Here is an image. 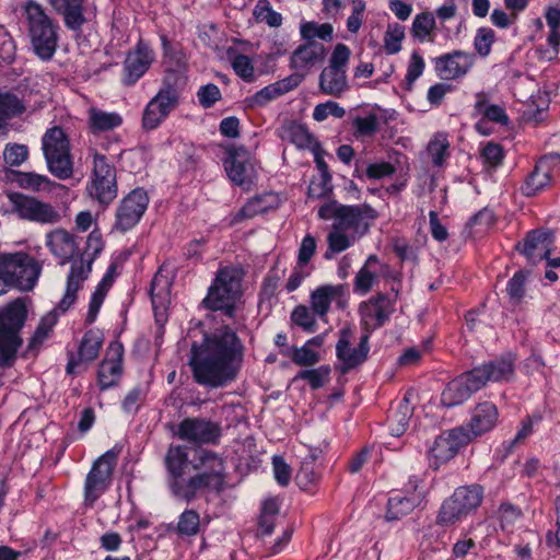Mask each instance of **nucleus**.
Wrapping results in <instances>:
<instances>
[{"mask_svg":"<svg viewBox=\"0 0 560 560\" xmlns=\"http://www.w3.org/2000/svg\"><path fill=\"white\" fill-rule=\"evenodd\" d=\"M244 361V345L229 326L194 342L189 366L196 383L210 388L224 387L236 377Z\"/></svg>","mask_w":560,"mask_h":560,"instance_id":"obj_1","label":"nucleus"},{"mask_svg":"<svg viewBox=\"0 0 560 560\" xmlns=\"http://www.w3.org/2000/svg\"><path fill=\"white\" fill-rule=\"evenodd\" d=\"M27 34L35 55L42 60H50L59 42V24L50 18L37 2L30 0L23 5Z\"/></svg>","mask_w":560,"mask_h":560,"instance_id":"obj_2","label":"nucleus"},{"mask_svg":"<svg viewBox=\"0 0 560 560\" xmlns=\"http://www.w3.org/2000/svg\"><path fill=\"white\" fill-rule=\"evenodd\" d=\"M27 311L18 299L0 311V368L12 366L22 346L20 330L25 324Z\"/></svg>","mask_w":560,"mask_h":560,"instance_id":"obj_3","label":"nucleus"},{"mask_svg":"<svg viewBox=\"0 0 560 560\" xmlns=\"http://www.w3.org/2000/svg\"><path fill=\"white\" fill-rule=\"evenodd\" d=\"M318 217L323 220H334L332 229L362 236L376 218V211L369 205L346 206L331 200L318 209Z\"/></svg>","mask_w":560,"mask_h":560,"instance_id":"obj_4","label":"nucleus"},{"mask_svg":"<svg viewBox=\"0 0 560 560\" xmlns=\"http://www.w3.org/2000/svg\"><path fill=\"white\" fill-rule=\"evenodd\" d=\"M242 294V272L236 268L221 269L209 288L202 304L211 311H222L229 317L234 316L235 302Z\"/></svg>","mask_w":560,"mask_h":560,"instance_id":"obj_5","label":"nucleus"},{"mask_svg":"<svg viewBox=\"0 0 560 560\" xmlns=\"http://www.w3.org/2000/svg\"><path fill=\"white\" fill-rule=\"evenodd\" d=\"M42 149L47 168L58 179L65 180L73 174L70 142L59 126L48 128L42 138Z\"/></svg>","mask_w":560,"mask_h":560,"instance_id":"obj_6","label":"nucleus"},{"mask_svg":"<svg viewBox=\"0 0 560 560\" xmlns=\"http://www.w3.org/2000/svg\"><path fill=\"white\" fill-rule=\"evenodd\" d=\"M42 267L26 253L0 254V279L22 291L34 288Z\"/></svg>","mask_w":560,"mask_h":560,"instance_id":"obj_7","label":"nucleus"},{"mask_svg":"<svg viewBox=\"0 0 560 560\" xmlns=\"http://www.w3.org/2000/svg\"><path fill=\"white\" fill-rule=\"evenodd\" d=\"M483 488L470 485L457 488L451 498L444 501L438 515L440 525H451L475 511L482 502Z\"/></svg>","mask_w":560,"mask_h":560,"instance_id":"obj_8","label":"nucleus"},{"mask_svg":"<svg viewBox=\"0 0 560 560\" xmlns=\"http://www.w3.org/2000/svg\"><path fill=\"white\" fill-rule=\"evenodd\" d=\"M8 197L12 211L23 220L40 224H56L61 220L60 212L48 202L21 192H11Z\"/></svg>","mask_w":560,"mask_h":560,"instance_id":"obj_9","label":"nucleus"},{"mask_svg":"<svg viewBox=\"0 0 560 560\" xmlns=\"http://www.w3.org/2000/svg\"><path fill=\"white\" fill-rule=\"evenodd\" d=\"M179 102V94L175 86L165 79L163 88L160 89L158 94L147 104L143 116L142 127L145 130L156 129L168 115L177 107Z\"/></svg>","mask_w":560,"mask_h":560,"instance_id":"obj_10","label":"nucleus"},{"mask_svg":"<svg viewBox=\"0 0 560 560\" xmlns=\"http://www.w3.org/2000/svg\"><path fill=\"white\" fill-rule=\"evenodd\" d=\"M93 166L89 192L100 203L108 205L117 197L116 170L105 155L97 152L93 155Z\"/></svg>","mask_w":560,"mask_h":560,"instance_id":"obj_11","label":"nucleus"},{"mask_svg":"<svg viewBox=\"0 0 560 560\" xmlns=\"http://www.w3.org/2000/svg\"><path fill=\"white\" fill-rule=\"evenodd\" d=\"M118 452L109 450L93 464L85 479V501L92 505L107 489L116 465Z\"/></svg>","mask_w":560,"mask_h":560,"instance_id":"obj_12","label":"nucleus"},{"mask_svg":"<svg viewBox=\"0 0 560 560\" xmlns=\"http://www.w3.org/2000/svg\"><path fill=\"white\" fill-rule=\"evenodd\" d=\"M370 334L365 331L359 339L357 347H352L355 334L352 328L345 326L339 331V339L336 345V355L341 361V373H347L362 364L369 354Z\"/></svg>","mask_w":560,"mask_h":560,"instance_id":"obj_13","label":"nucleus"},{"mask_svg":"<svg viewBox=\"0 0 560 560\" xmlns=\"http://www.w3.org/2000/svg\"><path fill=\"white\" fill-rule=\"evenodd\" d=\"M86 246L88 248L93 249V256L97 255L102 250L101 237L92 232L86 240ZM93 258L94 257H91L86 261V265H84L83 259L72 262L68 275L66 293L59 303V308L62 312L68 311L75 302L77 292L80 290L82 283L91 272Z\"/></svg>","mask_w":560,"mask_h":560,"instance_id":"obj_14","label":"nucleus"},{"mask_svg":"<svg viewBox=\"0 0 560 560\" xmlns=\"http://www.w3.org/2000/svg\"><path fill=\"white\" fill-rule=\"evenodd\" d=\"M149 205V196L143 188H135L119 202L113 229L125 233L135 228Z\"/></svg>","mask_w":560,"mask_h":560,"instance_id":"obj_15","label":"nucleus"},{"mask_svg":"<svg viewBox=\"0 0 560 560\" xmlns=\"http://www.w3.org/2000/svg\"><path fill=\"white\" fill-rule=\"evenodd\" d=\"M221 434L220 423L205 418H186L177 430L179 439L197 444H217Z\"/></svg>","mask_w":560,"mask_h":560,"instance_id":"obj_16","label":"nucleus"},{"mask_svg":"<svg viewBox=\"0 0 560 560\" xmlns=\"http://www.w3.org/2000/svg\"><path fill=\"white\" fill-rule=\"evenodd\" d=\"M362 324L366 331L382 327L395 311V299L385 293H377L360 305Z\"/></svg>","mask_w":560,"mask_h":560,"instance_id":"obj_17","label":"nucleus"},{"mask_svg":"<svg viewBox=\"0 0 560 560\" xmlns=\"http://www.w3.org/2000/svg\"><path fill=\"white\" fill-rule=\"evenodd\" d=\"M224 167L229 178L237 186L249 187L254 178V166L249 152L243 148L230 147Z\"/></svg>","mask_w":560,"mask_h":560,"instance_id":"obj_18","label":"nucleus"},{"mask_svg":"<svg viewBox=\"0 0 560 560\" xmlns=\"http://www.w3.org/2000/svg\"><path fill=\"white\" fill-rule=\"evenodd\" d=\"M469 443L468 435L462 428H455L438 436L429 451L430 457L434 459V468L455 457L458 451Z\"/></svg>","mask_w":560,"mask_h":560,"instance_id":"obj_19","label":"nucleus"},{"mask_svg":"<svg viewBox=\"0 0 560 560\" xmlns=\"http://www.w3.org/2000/svg\"><path fill=\"white\" fill-rule=\"evenodd\" d=\"M435 71L445 80L464 77L475 63V55L463 50H454L434 60Z\"/></svg>","mask_w":560,"mask_h":560,"instance_id":"obj_20","label":"nucleus"},{"mask_svg":"<svg viewBox=\"0 0 560 560\" xmlns=\"http://www.w3.org/2000/svg\"><path fill=\"white\" fill-rule=\"evenodd\" d=\"M480 388V383L471 370L447 384L446 388L442 392L441 401L445 407H455L466 401Z\"/></svg>","mask_w":560,"mask_h":560,"instance_id":"obj_21","label":"nucleus"},{"mask_svg":"<svg viewBox=\"0 0 560 560\" xmlns=\"http://www.w3.org/2000/svg\"><path fill=\"white\" fill-rule=\"evenodd\" d=\"M499 419L497 406L491 401L479 402L472 410L466 427H460L468 435L469 442L491 431Z\"/></svg>","mask_w":560,"mask_h":560,"instance_id":"obj_22","label":"nucleus"},{"mask_svg":"<svg viewBox=\"0 0 560 560\" xmlns=\"http://www.w3.org/2000/svg\"><path fill=\"white\" fill-rule=\"evenodd\" d=\"M553 242L555 235L551 230H533L527 233L522 247L521 244H517L516 249L525 255L529 261L536 264L548 259Z\"/></svg>","mask_w":560,"mask_h":560,"instance_id":"obj_23","label":"nucleus"},{"mask_svg":"<svg viewBox=\"0 0 560 560\" xmlns=\"http://www.w3.org/2000/svg\"><path fill=\"white\" fill-rule=\"evenodd\" d=\"M560 163V154L550 153L539 159L533 172L527 176L522 191L527 197L536 196L551 180L552 170Z\"/></svg>","mask_w":560,"mask_h":560,"instance_id":"obj_24","label":"nucleus"},{"mask_svg":"<svg viewBox=\"0 0 560 560\" xmlns=\"http://www.w3.org/2000/svg\"><path fill=\"white\" fill-rule=\"evenodd\" d=\"M124 348L119 342H112L108 346L106 357L98 368V384L102 390L115 386L122 372Z\"/></svg>","mask_w":560,"mask_h":560,"instance_id":"obj_25","label":"nucleus"},{"mask_svg":"<svg viewBox=\"0 0 560 560\" xmlns=\"http://www.w3.org/2000/svg\"><path fill=\"white\" fill-rule=\"evenodd\" d=\"M192 468L203 474L220 488H224L226 479L225 460L218 453L205 448L197 450Z\"/></svg>","mask_w":560,"mask_h":560,"instance_id":"obj_26","label":"nucleus"},{"mask_svg":"<svg viewBox=\"0 0 560 560\" xmlns=\"http://www.w3.org/2000/svg\"><path fill=\"white\" fill-rule=\"evenodd\" d=\"M325 55L326 49L322 43L316 40L305 42L291 54L290 67L295 72L304 73L305 77L313 66L324 60Z\"/></svg>","mask_w":560,"mask_h":560,"instance_id":"obj_27","label":"nucleus"},{"mask_svg":"<svg viewBox=\"0 0 560 560\" xmlns=\"http://www.w3.org/2000/svg\"><path fill=\"white\" fill-rule=\"evenodd\" d=\"M102 345V335L93 329L88 330L79 345L78 355L75 357L73 353L69 354L66 366L67 373L74 374V370L78 365L93 362L98 357Z\"/></svg>","mask_w":560,"mask_h":560,"instance_id":"obj_28","label":"nucleus"},{"mask_svg":"<svg viewBox=\"0 0 560 560\" xmlns=\"http://www.w3.org/2000/svg\"><path fill=\"white\" fill-rule=\"evenodd\" d=\"M482 388L488 382H508L514 375V364L511 358H501L472 369Z\"/></svg>","mask_w":560,"mask_h":560,"instance_id":"obj_29","label":"nucleus"},{"mask_svg":"<svg viewBox=\"0 0 560 560\" xmlns=\"http://www.w3.org/2000/svg\"><path fill=\"white\" fill-rule=\"evenodd\" d=\"M63 21L65 26L73 32H81L86 23L83 0H47Z\"/></svg>","mask_w":560,"mask_h":560,"instance_id":"obj_30","label":"nucleus"},{"mask_svg":"<svg viewBox=\"0 0 560 560\" xmlns=\"http://www.w3.org/2000/svg\"><path fill=\"white\" fill-rule=\"evenodd\" d=\"M46 245L62 265L71 260L78 249L74 236L63 229L49 232L46 235Z\"/></svg>","mask_w":560,"mask_h":560,"instance_id":"obj_31","label":"nucleus"},{"mask_svg":"<svg viewBox=\"0 0 560 560\" xmlns=\"http://www.w3.org/2000/svg\"><path fill=\"white\" fill-rule=\"evenodd\" d=\"M202 489H212L217 492H221L223 490L199 471L189 478L184 477L183 480L174 485V489L171 492L175 498L190 502Z\"/></svg>","mask_w":560,"mask_h":560,"instance_id":"obj_32","label":"nucleus"},{"mask_svg":"<svg viewBox=\"0 0 560 560\" xmlns=\"http://www.w3.org/2000/svg\"><path fill=\"white\" fill-rule=\"evenodd\" d=\"M187 448L182 445H171L166 452L164 463L167 470V485L170 490L185 477L188 466Z\"/></svg>","mask_w":560,"mask_h":560,"instance_id":"obj_33","label":"nucleus"},{"mask_svg":"<svg viewBox=\"0 0 560 560\" xmlns=\"http://www.w3.org/2000/svg\"><path fill=\"white\" fill-rule=\"evenodd\" d=\"M153 57L147 47L138 46L133 52L128 54L125 62V84H135L149 69Z\"/></svg>","mask_w":560,"mask_h":560,"instance_id":"obj_34","label":"nucleus"},{"mask_svg":"<svg viewBox=\"0 0 560 560\" xmlns=\"http://www.w3.org/2000/svg\"><path fill=\"white\" fill-rule=\"evenodd\" d=\"M304 80V73L301 72H294L291 75L279 80L272 84H269L258 91L253 96V102L256 105L262 106L267 104L268 102L292 91L296 86H299L302 81Z\"/></svg>","mask_w":560,"mask_h":560,"instance_id":"obj_35","label":"nucleus"},{"mask_svg":"<svg viewBox=\"0 0 560 560\" xmlns=\"http://www.w3.org/2000/svg\"><path fill=\"white\" fill-rule=\"evenodd\" d=\"M318 84L324 94L339 97L349 88L346 70L326 67L319 74Z\"/></svg>","mask_w":560,"mask_h":560,"instance_id":"obj_36","label":"nucleus"},{"mask_svg":"<svg viewBox=\"0 0 560 560\" xmlns=\"http://www.w3.org/2000/svg\"><path fill=\"white\" fill-rule=\"evenodd\" d=\"M88 114L89 128L94 135L114 130L122 125V117L115 112L91 107Z\"/></svg>","mask_w":560,"mask_h":560,"instance_id":"obj_37","label":"nucleus"},{"mask_svg":"<svg viewBox=\"0 0 560 560\" xmlns=\"http://www.w3.org/2000/svg\"><path fill=\"white\" fill-rule=\"evenodd\" d=\"M280 137L282 140L293 143L299 149H317L319 143L314 136L308 132L305 126L292 121L281 127Z\"/></svg>","mask_w":560,"mask_h":560,"instance_id":"obj_38","label":"nucleus"},{"mask_svg":"<svg viewBox=\"0 0 560 560\" xmlns=\"http://www.w3.org/2000/svg\"><path fill=\"white\" fill-rule=\"evenodd\" d=\"M150 294L155 314L159 310L165 311L170 303L171 282L160 271L152 279Z\"/></svg>","mask_w":560,"mask_h":560,"instance_id":"obj_39","label":"nucleus"},{"mask_svg":"<svg viewBox=\"0 0 560 560\" xmlns=\"http://www.w3.org/2000/svg\"><path fill=\"white\" fill-rule=\"evenodd\" d=\"M340 288L335 285H323L311 294L312 311L319 317H325L329 311L331 301L339 294Z\"/></svg>","mask_w":560,"mask_h":560,"instance_id":"obj_40","label":"nucleus"},{"mask_svg":"<svg viewBox=\"0 0 560 560\" xmlns=\"http://www.w3.org/2000/svg\"><path fill=\"white\" fill-rule=\"evenodd\" d=\"M15 182L21 188L33 191L50 192L57 186V184L50 180L46 175L34 172H18Z\"/></svg>","mask_w":560,"mask_h":560,"instance_id":"obj_41","label":"nucleus"},{"mask_svg":"<svg viewBox=\"0 0 560 560\" xmlns=\"http://www.w3.org/2000/svg\"><path fill=\"white\" fill-rule=\"evenodd\" d=\"M427 154L435 167L444 165L450 156V142L445 133H436L427 145Z\"/></svg>","mask_w":560,"mask_h":560,"instance_id":"obj_42","label":"nucleus"},{"mask_svg":"<svg viewBox=\"0 0 560 560\" xmlns=\"http://www.w3.org/2000/svg\"><path fill=\"white\" fill-rule=\"evenodd\" d=\"M416 499L411 497H401L399 494L390 497L387 502V512L385 517L387 521L400 520L411 513L416 508Z\"/></svg>","mask_w":560,"mask_h":560,"instance_id":"obj_43","label":"nucleus"},{"mask_svg":"<svg viewBox=\"0 0 560 560\" xmlns=\"http://www.w3.org/2000/svg\"><path fill=\"white\" fill-rule=\"evenodd\" d=\"M412 416V408L407 396L400 401L398 409L389 418V428L393 436H400L408 428Z\"/></svg>","mask_w":560,"mask_h":560,"instance_id":"obj_44","label":"nucleus"},{"mask_svg":"<svg viewBox=\"0 0 560 560\" xmlns=\"http://www.w3.org/2000/svg\"><path fill=\"white\" fill-rule=\"evenodd\" d=\"M354 238V235H347L343 230L332 229L327 236L328 250L325 253V258L330 259L332 254L346 250L352 245Z\"/></svg>","mask_w":560,"mask_h":560,"instance_id":"obj_45","label":"nucleus"},{"mask_svg":"<svg viewBox=\"0 0 560 560\" xmlns=\"http://www.w3.org/2000/svg\"><path fill=\"white\" fill-rule=\"evenodd\" d=\"M332 26L329 23L317 24L315 22L303 23L300 27L301 36L306 40L319 38L326 42L332 39Z\"/></svg>","mask_w":560,"mask_h":560,"instance_id":"obj_46","label":"nucleus"},{"mask_svg":"<svg viewBox=\"0 0 560 560\" xmlns=\"http://www.w3.org/2000/svg\"><path fill=\"white\" fill-rule=\"evenodd\" d=\"M278 513L279 506L275 500L270 499L264 502L258 521L259 529L262 535H270L273 532Z\"/></svg>","mask_w":560,"mask_h":560,"instance_id":"obj_47","label":"nucleus"},{"mask_svg":"<svg viewBox=\"0 0 560 560\" xmlns=\"http://www.w3.org/2000/svg\"><path fill=\"white\" fill-rule=\"evenodd\" d=\"M291 320L306 332L316 330L315 313L305 305H298L291 313Z\"/></svg>","mask_w":560,"mask_h":560,"instance_id":"obj_48","label":"nucleus"},{"mask_svg":"<svg viewBox=\"0 0 560 560\" xmlns=\"http://www.w3.org/2000/svg\"><path fill=\"white\" fill-rule=\"evenodd\" d=\"M200 517L195 510H185L178 518L177 532L182 536H195L199 532Z\"/></svg>","mask_w":560,"mask_h":560,"instance_id":"obj_49","label":"nucleus"},{"mask_svg":"<svg viewBox=\"0 0 560 560\" xmlns=\"http://www.w3.org/2000/svg\"><path fill=\"white\" fill-rule=\"evenodd\" d=\"M25 106L21 100L10 93L0 94V120L24 113Z\"/></svg>","mask_w":560,"mask_h":560,"instance_id":"obj_50","label":"nucleus"},{"mask_svg":"<svg viewBox=\"0 0 560 560\" xmlns=\"http://www.w3.org/2000/svg\"><path fill=\"white\" fill-rule=\"evenodd\" d=\"M435 27V20L434 16L429 13L424 12L421 14H418L412 23L411 33L412 35L420 39L424 40L434 30Z\"/></svg>","mask_w":560,"mask_h":560,"instance_id":"obj_51","label":"nucleus"},{"mask_svg":"<svg viewBox=\"0 0 560 560\" xmlns=\"http://www.w3.org/2000/svg\"><path fill=\"white\" fill-rule=\"evenodd\" d=\"M527 273L528 272H525L523 270L517 271L508 282L506 291L510 296V300L514 304H520L525 294V282Z\"/></svg>","mask_w":560,"mask_h":560,"instance_id":"obj_52","label":"nucleus"},{"mask_svg":"<svg viewBox=\"0 0 560 560\" xmlns=\"http://www.w3.org/2000/svg\"><path fill=\"white\" fill-rule=\"evenodd\" d=\"M354 127V136L358 137H371L378 129V119L375 114H370L366 117H355L352 121Z\"/></svg>","mask_w":560,"mask_h":560,"instance_id":"obj_53","label":"nucleus"},{"mask_svg":"<svg viewBox=\"0 0 560 560\" xmlns=\"http://www.w3.org/2000/svg\"><path fill=\"white\" fill-rule=\"evenodd\" d=\"M330 368L327 365H322L318 369L300 371L296 375V378L308 381L311 387L313 389H317L324 386L325 380L328 378Z\"/></svg>","mask_w":560,"mask_h":560,"instance_id":"obj_54","label":"nucleus"},{"mask_svg":"<svg viewBox=\"0 0 560 560\" xmlns=\"http://www.w3.org/2000/svg\"><path fill=\"white\" fill-rule=\"evenodd\" d=\"M110 287V282L105 284V282H100L96 287L89 305V312L86 315V323L92 324L98 314V311L104 302V299L107 294V291Z\"/></svg>","mask_w":560,"mask_h":560,"instance_id":"obj_55","label":"nucleus"},{"mask_svg":"<svg viewBox=\"0 0 560 560\" xmlns=\"http://www.w3.org/2000/svg\"><path fill=\"white\" fill-rule=\"evenodd\" d=\"M476 109L483 113V116L488 118L491 121H494L500 125H508L509 124V117L504 110L503 107L499 105H489L486 106V101L480 100L475 105Z\"/></svg>","mask_w":560,"mask_h":560,"instance_id":"obj_56","label":"nucleus"},{"mask_svg":"<svg viewBox=\"0 0 560 560\" xmlns=\"http://www.w3.org/2000/svg\"><path fill=\"white\" fill-rule=\"evenodd\" d=\"M346 114L343 107L339 106L338 103L334 101H328L326 103H322L315 106L313 112V118L316 121H323L328 116H334L336 118H342Z\"/></svg>","mask_w":560,"mask_h":560,"instance_id":"obj_57","label":"nucleus"},{"mask_svg":"<svg viewBox=\"0 0 560 560\" xmlns=\"http://www.w3.org/2000/svg\"><path fill=\"white\" fill-rule=\"evenodd\" d=\"M494 42V32L488 27H480L477 31L474 46L476 51L481 57H487L491 51V46Z\"/></svg>","mask_w":560,"mask_h":560,"instance_id":"obj_58","label":"nucleus"},{"mask_svg":"<svg viewBox=\"0 0 560 560\" xmlns=\"http://www.w3.org/2000/svg\"><path fill=\"white\" fill-rule=\"evenodd\" d=\"M28 156V149L24 144H8L3 151L4 162L10 166H20Z\"/></svg>","mask_w":560,"mask_h":560,"instance_id":"obj_59","label":"nucleus"},{"mask_svg":"<svg viewBox=\"0 0 560 560\" xmlns=\"http://www.w3.org/2000/svg\"><path fill=\"white\" fill-rule=\"evenodd\" d=\"M291 360L299 366H311L319 361V354L304 345L301 348L292 349Z\"/></svg>","mask_w":560,"mask_h":560,"instance_id":"obj_60","label":"nucleus"},{"mask_svg":"<svg viewBox=\"0 0 560 560\" xmlns=\"http://www.w3.org/2000/svg\"><path fill=\"white\" fill-rule=\"evenodd\" d=\"M402 27L396 25L395 27H388L384 36V48L387 54H397L401 49V40L404 39Z\"/></svg>","mask_w":560,"mask_h":560,"instance_id":"obj_61","label":"nucleus"},{"mask_svg":"<svg viewBox=\"0 0 560 560\" xmlns=\"http://www.w3.org/2000/svg\"><path fill=\"white\" fill-rule=\"evenodd\" d=\"M254 14L259 22H265L271 27H278L282 23L281 14L273 11L267 2L257 4Z\"/></svg>","mask_w":560,"mask_h":560,"instance_id":"obj_62","label":"nucleus"},{"mask_svg":"<svg viewBox=\"0 0 560 560\" xmlns=\"http://www.w3.org/2000/svg\"><path fill=\"white\" fill-rule=\"evenodd\" d=\"M319 475L315 471L314 465L307 459H303L301 467L296 474V482L302 489H307L311 485L316 482Z\"/></svg>","mask_w":560,"mask_h":560,"instance_id":"obj_63","label":"nucleus"},{"mask_svg":"<svg viewBox=\"0 0 560 560\" xmlns=\"http://www.w3.org/2000/svg\"><path fill=\"white\" fill-rule=\"evenodd\" d=\"M376 273L366 267H362L355 276L354 291L366 294L376 281Z\"/></svg>","mask_w":560,"mask_h":560,"instance_id":"obj_64","label":"nucleus"}]
</instances>
